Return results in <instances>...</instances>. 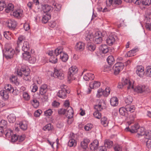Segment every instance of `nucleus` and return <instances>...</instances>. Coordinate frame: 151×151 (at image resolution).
I'll return each instance as SVG.
<instances>
[{"instance_id":"f257e3e1","label":"nucleus","mask_w":151,"mask_h":151,"mask_svg":"<svg viewBox=\"0 0 151 151\" xmlns=\"http://www.w3.org/2000/svg\"><path fill=\"white\" fill-rule=\"evenodd\" d=\"M106 36L107 34L105 31L97 32L93 36V41L96 44H100L102 42L104 37Z\"/></svg>"},{"instance_id":"f03ea898","label":"nucleus","mask_w":151,"mask_h":151,"mask_svg":"<svg viewBox=\"0 0 151 151\" xmlns=\"http://www.w3.org/2000/svg\"><path fill=\"white\" fill-rule=\"evenodd\" d=\"M55 54L56 56L60 55V59L63 62H66L68 60V57L67 54L63 52L62 47H59L55 50Z\"/></svg>"},{"instance_id":"7ed1b4c3","label":"nucleus","mask_w":151,"mask_h":151,"mask_svg":"<svg viewBox=\"0 0 151 151\" xmlns=\"http://www.w3.org/2000/svg\"><path fill=\"white\" fill-rule=\"evenodd\" d=\"M78 70L77 68L75 66H72L69 68L68 76V81H72L75 79Z\"/></svg>"},{"instance_id":"20e7f679","label":"nucleus","mask_w":151,"mask_h":151,"mask_svg":"<svg viewBox=\"0 0 151 151\" xmlns=\"http://www.w3.org/2000/svg\"><path fill=\"white\" fill-rule=\"evenodd\" d=\"M30 71L29 70L26 69L25 65H22L20 67L17 66L15 68L14 73L20 77H22L23 75L27 71Z\"/></svg>"},{"instance_id":"39448f33","label":"nucleus","mask_w":151,"mask_h":151,"mask_svg":"<svg viewBox=\"0 0 151 151\" xmlns=\"http://www.w3.org/2000/svg\"><path fill=\"white\" fill-rule=\"evenodd\" d=\"M61 88V89L58 91L57 95L61 98L65 99L66 97L67 93H70V91L68 90L67 86L66 85H63Z\"/></svg>"},{"instance_id":"423d86ee","label":"nucleus","mask_w":151,"mask_h":151,"mask_svg":"<svg viewBox=\"0 0 151 151\" xmlns=\"http://www.w3.org/2000/svg\"><path fill=\"white\" fill-rule=\"evenodd\" d=\"M122 83L124 85H127L128 89L134 88L133 83L128 78H123L122 79Z\"/></svg>"},{"instance_id":"0eeeda50","label":"nucleus","mask_w":151,"mask_h":151,"mask_svg":"<svg viewBox=\"0 0 151 151\" xmlns=\"http://www.w3.org/2000/svg\"><path fill=\"white\" fill-rule=\"evenodd\" d=\"M135 90L138 93H142L143 92H148L149 88L145 85H139L136 87Z\"/></svg>"},{"instance_id":"6e6552de","label":"nucleus","mask_w":151,"mask_h":151,"mask_svg":"<svg viewBox=\"0 0 151 151\" xmlns=\"http://www.w3.org/2000/svg\"><path fill=\"white\" fill-rule=\"evenodd\" d=\"M69 140L68 142V145L70 147L75 146L76 145V142L75 139L74 134H70L69 137Z\"/></svg>"},{"instance_id":"1a4fd4ad","label":"nucleus","mask_w":151,"mask_h":151,"mask_svg":"<svg viewBox=\"0 0 151 151\" xmlns=\"http://www.w3.org/2000/svg\"><path fill=\"white\" fill-rule=\"evenodd\" d=\"M136 73L140 77H143L145 75L144 69L142 65L137 66V67Z\"/></svg>"},{"instance_id":"9d476101","label":"nucleus","mask_w":151,"mask_h":151,"mask_svg":"<svg viewBox=\"0 0 151 151\" xmlns=\"http://www.w3.org/2000/svg\"><path fill=\"white\" fill-rule=\"evenodd\" d=\"M115 69L114 70V73L115 75H117L123 69L124 65L122 63H118L115 64Z\"/></svg>"},{"instance_id":"9b49d317","label":"nucleus","mask_w":151,"mask_h":151,"mask_svg":"<svg viewBox=\"0 0 151 151\" xmlns=\"http://www.w3.org/2000/svg\"><path fill=\"white\" fill-rule=\"evenodd\" d=\"M6 50L5 54L6 58L8 59L12 58L15 52L14 50L11 48L9 49L6 48Z\"/></svg>"},{"instance_id":"f8f14e48","label":"nucleus","mask_w":151,"mask_h":151,"mask_svg":"<svg viewBox=\"0 0 151 151\" xmlns=\"http://www.w3.org/2000/svg\"><path fill=\"white\" fill-rule=\"evenodd\" d=\"M53 76L55 77H56L61 80L63 79L64 78V74L62 71L56 69L54 70Z\"/></svg>"},{"instance_id":"ddd939ff","label":"nucleus","mask_w":151,"mask_h":151,"mask_svg":"<svg viewBox=\"0 0 151 151\" xmlns=\"http://www.w3.org/2000/svg\"><path fill=\"white\" fill-rule=\"evenodd\" d=\"M23 12V11L21 9H15L11 13V14L15 17L19 18L22 16Z\"/></svg>"},{"instance_id":"4468645a","label":"nucleus","mask_w":151,"mask_h":151,"mask_svg":"<svg viewBox=\"0 0 151 151\" xmlns=\"http://www.w3.org/2000/svg\"><path fill=\"white\" fill-rule=\"evenodd\" d=\"M139 127V126L137 124H135L131 126L130 128L127 127L125 129L126 131H129L132 133L136 132L137 130Z\"/></svg>"},{"instance_id":"2eb2a0df","label":"nucleus","mask_w":151,"mask_h":151,"mask_svg":"<svg viewBox=\"0 0 151 151\" xmlns=\"http://www.w3.org/2000/svg\"><path fill=\"white\" fill-rule=\"evenodd\" d=\"M42 10L44 13H49L52 10L53 8L51 6L45 4L42 5Z\"/></svg>"},{"instance_id":"dca6fc26","label":"nucleus","mask_w":151,"mask_h":151,"mask_svg":"<svg viewBox=\"0 0 151 151\" xmlns=\"http://www.w3.org/2000/svg\"><path fill=\"white\" fill-rule=\"evenodd\" d=\"M67 113V117L68 119H71L73 117V111L72 108L70 106L67 107L66 110V113Z\"/></svg>"},{"instance_id":"f3484780","label":"nucleus","mask_w":151,"mask_h":151,"mask_svg":"<svg viewBox=\"0 0 151 151\" xmlns=\"http://www.w3.org/2000/svg\"><path fill=\"white\" fill-rule=\"evenodd\" d=\"M17 25V22L14 20H10L8 22V26L11 29L14 30Z\"/></svg>"},{"instance_id":"a211bd4d","label":"nucleus","mask_w":151,"mask_h":151,"mask_svg":"<svg viewBox=\"0 0 151 151\" xmlns=\"http://www.w3.org/2000/svg\"><path fill=\"white\" fill-rule=\"evenodd\" d=\"M90 149H89L91 151V150H93L97 149L99 146V142L97 140H95L90 145Z\"/></svg>"},{"instance_id":"6ab92c4d","label":"nucleus","mask_w":151,"mask_h":151,"mask_svg":"<svg viewBox=\"0 0 151 151\" xmlns=\"http://www.w3.org/2000/svg\"><path fill=\"white\" fill-rule=\"evenodd\" d=\"M89 142L90 140L89 139H84L83 141L81 142V147L83 149H84L85 150L89 149L88 148L87 145Z\"/></svg>"},{"instance_id":"aec40b11","label":"nucleus","mask_w":151,"mask_h":151,"mask_svg":"<svg viewBox=\"0 0 151 151\" xmlns=\"http://www.w3.org/2000/svg\"><path fill=\"white\" fill-rule=\"evenodd\" d=\"M84 46L85 44L84 43L82 42H79L77 43L75 47L77 50L81 51L84 49Z\"/></svg>"},{"instance_id":"412c9836","label":"nucleus","mask_w":151,"mask_h":151,"mask_svg":"<svg viewBox=\"0 0 151 151\" xmlns=\"http://www.w3.org/2000/svg\"><path fill=\"white\" fill-rule=\"evenodd\" d=\"M51 18V15L49 13H45L43 14L42 22L44 23H46Z\"/></svg>"},{"instance_id":"4be33fe9","label":"nucleus","mask_w":151,"mask_h":151,"mask_svg":"<svg viewBox=\"0 0 151 151\" xmlns=\"http://www.w3.org/2000/svg\"><path fill=\"white\" fill-rule=\"evenodd\" d=\"M47 91V86L45 84L42 85L40 88V93L41 95L45 94Z\"/></svg>"},{"instance_id":"5701e85b","label":"nucleus","mask_w":151,"mask_h":151,"mask_svg":"<svg viewBox=\"0 0 151 151\" xmlns=\"http://www.w3.org/2000/svg\"><path fill=\"white\" fill-rule=\"evenodd\" d=\"M30 47V45L29 42L27 41H24L23 45L22 46V49L24 52L28 51L29 50Z\"/></svg>"},{"instance_id":"b1692460","label":"nucleus","mask_w":151,"mask_h":151,"mask_svg":"<svg viewBox=\"0 0 151 151\" xmlns=\"http://www.w3.org/2000/svg\"><path fill=\"white\" fill-rule=\"evenodd\" d=\"M100 50L103 53L105 54L109 51L108 46L106 45H102L99 47Z\"/></svg>"},{"instance_id":"393cba45","label":"nucleus","mask_w":151,"mask_h":151,"mask_svg":"<svg viewBox=\"0 0 151 151\" xmlns=\"http://www.w3.org/2000/svg\"><path fill=\"white\" fill-rule=\"evenodd\" d=\"M5 11L7 13H9L11 11H13L14 6L12 3H9L6 6V5Z\"/></svg>"},{"instance_id":"a878e982","label":"nucleus","mask_w":151,"mask_h":151,"mask_svg":"<svg viewBox=\"0 0 151 151\" xmlns=\"http://www.w3.org/2000/svg\"><path fill=\"white\" fill-rule=\"evenodd\" d=\"M100 86V83L98 81H95L94 82H92L90 83V88H96L99 87Z\"/></svg>"},{"instance_id":"bb28decb","label":"nucleus","mask_w":151,"mask_h":151,"mask_svg":"<svg viewBox=\"0 0 151 151\" xmlns=\"http://www.w3.org/2000/svg\"><path fill=\"white\" fill-rule=\"evenodd\" d=\"M145 20V27L148 30H151V19L150 18H147Z\"/></svg>"},{"instance_id":"cd10ccee","label":"nucleus","mask_w":151,"mask_h":151,"mask_svg":"<svg viewBox=\"0 0 151 151\" xmlns=\"http://www.w3.org/2000/svg\"><path fill=\"white\" fill-rule=\"evenodd\" d=\"M16 119L15 116L13 114H11L8 116V120L10 123H12L15 122Z\"/></svg>"},{"instance_id":"c85d7f7f","label":"nucleus","mask_w":151,"mask_h":151,"mask_svg":"<svg viewBox=\"0 0 151 151\" xmlns=\"http://www.w3.org/2000/svg\"><path fill=\"white\" fill-rule=\"evenodd\" d=\"M19 126L22 129L25 130L27 129V124L26 122L23 121L19 123Z\"/></svg>"},{"instance_id":"c756f323","label":"nucleus","mask_w":151,"mask_h":151,"mask_svg":"<svg viewBox=\"0 0 151 151\" xmlns=\"http://www.w3.org/2000/svg\"><path fill=\"white\" fill-rule=\"evenodd\" d=\"M113 142L109 139H106L104 142V145L106 147L110 148L113 145Z\"/></svg>"},{"instance_id":"7c9ffc66","label":"nucleus","mask_w":151,"mask_h":151,"mask_svg":"<svg viewBox=\"0 0 151 151\" xmlns=\"http://www.w3.org/2000/svg\"><path fill=\"white\" fill-rule=\"evenodd\" d=\"M122 3V0H114V9L121 7Z\"/></svg>"},{"instance_id":"2f4dec72","label":"nucleus","mask_w":151,"mask_h":151,"mask_svg":"<svg viewBox=\"0 0 151 151\" xmlns=\"http://www.w3.org/2000/svg\"><path fill=\"white\" fill-rule=\"evenodd\" d=\"M126 109L127 111L130 112H133L134 111L135 107L134 106H131L129 104L126 105Z\"/></svg>"},{"instance_id":"473e14b6","label":"nucleus","mask_w":151,"mask_h":151,"mask_svg":"<svg viewBox=\"0 0 151 151\" xmlns=\"http://www.w3.org/2000/svg\"><path fill=\"white\" fill-rule=\"evenodd\" d=\"M145 132V129L143 127H139L138 129L137 130V131L136 132L137 133V134L139 136H144Z\"/></svg>"},{"instance_id":"72a5a7b5","label":"nucleus","mask_w":151,"mask_h":151,"mask_svg":"<svg viewBox=\"0 0 151 151\" xmlns=\"http://www.w3.org/2000/svg\"><path fill=\"white\" fill-rule=\"evenodd\" d=\"M52 5L53 9H54L57 11H59L60 10L61 7V5L60 4L54 2L53 3Z\"/></svg>"},{"instance_id":"f704fd0d","label":"nucleus","mask_w":151,"mask_h":151,"mask_svg":"<svg viewBox=\"0 0 151 151\" xmlns=\"http://www.w3.org/2000/svg\"><path fill=\"white\" fill-rule=\"evenodd\" d=\"M133 101L132 97L130 96H128L126 97H125L124 99V101L127 104V105L129 104L132 103Z\"/></svg>"},{"instance_id":"c9c22d12","label":"nucleus","mask_w":151,"mask_h":151,"mask_svg":"<svg viewBox=\"0 0 151 151\" xmlns=\"http://www.w3.org/2000/svg\"><path fill=\"white\" fill-rule=\"evenodd\" d=\"M87 48L88 50L93 51L95 49L96 47L93 44L88 42L87 44Z\"/></svg>"},{"instance_id":"e433bc0d","label":"nucleus","mask_w":151,"mask_h":151,"mask_svg":"<svg viewBox=\"0 0 151 151\" xmlns=\"http://www.w3.org/2000/svg\"><path fill=\"white\" fill-rule=\"evenodd\" d=\"M138 50L137 49H133L129 51L126 54V56L131 57L134 55V54Z\"/></svg>"},{"instance_id":"4c0bfd02","label":"nucleus","mask_w":151,"mask_h":151,"mask_svg":"<svg viewBox=\"0 0 151 151\" xmlns=\"http://www.w3.org/2000/svg\"><path fill=\"white\" fill-rule=\"evenodd\" d=\"M0 95L3 98L5 99L8 98V93L5 90H3L0 91Z\"/></svg>"},{"instance_id":"58836bf2","label":"nucleus","mask_w":151,"mask_h":151,"mask_svg":"<svg viewBox=\"0 0 151 151\" xmlns=\"http://www.w3.org/2000/svg\"><path fill=\"white\" fill-rule=\"evenodd\" d=\"M31 103L35 108H37L39 105V102L35 99L32 100L31 101Z\"/></svg>"},{"instance_id":"ea45409f","label":"nucleus","mask_w":151,"mask_h":151,"mask_svg":"<svg viewBox=\"0 0 151 151\" xmlns=\"http://www.w3.org/2000/svg\"><path fill=\"white\" fill-rule=\"evenodd\" d=\"M106 42L109 46H112L113 44V36H109L106 40Z\"/></svg>"},{"instance_id":"a19ab883","label":"nucleus","mask_w":151,"mask_h":151,"mask_svg":"<svg viewBox=\"0 0 151 151\" xmlns=\"http://www.w3.org/2000/svg\"><path fill=\"white\" fill-rule=\"evenodd\" d=\"M30 73V71H27L23 74V79L24 80L28 81L30 80L31 79V77L29 75Z\"/></svg>"},{"instance_id":"79ce46f5","label":"nucleus","mask_w":151,"mask_h":151,"mask_svg":"<svg viewBox=\"0 0 151 151\" xmlns=\"http://www.w3.org/2000/svg\"><path fill=\"white\" fill-rule=\"evenodd\" d=\"M11 82L12 83L15 84L16 85H18L19 84V82L17 80V78L16 76H12L10 79Z\"/></svg>"},{"instance_id":"37998d69","label":"nucleus","mask_w":151,"mask_h":151,"mask_svg":"<svg viewBox=\"0 0 151 151\" xmlns=\"http://www.w3.org/2000/svg\"><path fill=\"white\" fill-rule=\"evenodd\" d=\"M24 52V53H23V58L24 60H28L31 57L29 52L28 51Z\"/></svg>"},{"instance_id":"c03bdc74","label":"nucleus","mask_w":151,"mask_h":151,"mask_svg":"<svg viewBox=\"0 0 151 151\" xmlns=\"http://www.w3.org/2000/svg\"><path fill=\"white\" fill-rule=\"evenodd\" d=\"M107 61L109 65L112 66L113 64V56H109L107 59Z\"/></svg>"},{"instance_id":"a18cd8bd","label":"nucleus","mask_w":151,"mask_h":151,"mask_svg":"<svg viewBox=\"0 0 151 151\" xmlns=\"http://www.w3.org/2000/svg\"><path fill=\"white\" fill-rule=\"evenodd\" d=\"M57 56L55 55L50 57V61L52 63L55 64L58 61Z\"/></svg>"},{"instance_id":"49530a36","label":"nucleus","mask_w":151,"mask_h":151,"mask_svg":"<svg viewBox=\"0 0 151 151\" xmlns=\"http://www.w3.org/2000/svg\"><path fill=\"white\" fill-rule=\"evenodd\" d=\"M5 135L7 137H10L12 136V134H13L12 131L9 129L5 130L4 132Z\"/></svg>"},{"instance_id":"de8ad7c7","label":"nucleus","mask_w":151,"mask_h":151,"mask_svg":"<svg viewBox=\"0 0 151 151\" xmlns=\"http://www.w3.org/2000/svg\"><path fill=\"white\" fill-rule=\"evenodd\" d=\"M119 112L121 115L124 116L127 113V109L126 106L124 107H122L120 108L119 110Z\"/></svg>"},{"instance_id":"09e8293b","label":"nucleus","mask_w":151,"mask_h":151,"mask_svg":"<svg viewBox=\"0 0 151 151\" xmlns=\"http://www.w3.org/2000/svg\"><path fill=\"white\" fill-rule=\"evenodd\" d=\"M144 136L146 139H150L151 138V131L148 130L145 131Z\"/></svg>"},{"instance_id":"8fccbe9b","label":"nucleus","mask_w":151,"mask_h":151,"mask_svg":"<svg viewBox=\"0 0 151 151\" xmlns=\"http://www.w3.org/2000/svg\"><path fill=\"white\" fill-rule=\"evenodd\" d=\"M146 75L148 77H151V66H148L146 68Z\"/></svg>"},{"instance_id":"3c124183","label":"nucleus","mask_w":151,"mask_h":151,"mask_svg":"<svg viewBox=\"0 0 151 151\" xmlns=\"http://www.w3.org/2000/svg\"><path fill=\"white\" fill-rule=\"evenodd\" d=\"M7 123V122L5 120H1L0 123V127L5 129L6 127Z\"/></svg>"},{"instance_id":"603ef678","label":"nucleus","mask_w":151,"mask_h":151,"mask_svg":"<svg viewBox=\"0 0 151 151\" xmlns=\"http://www.w3.org/2000/svg\"><path fill=\"white\" fill-rule=\"evenodd\" d=\"M93 125L91 124H87L84 127V129L86 131L91 130L93 127Z\"/></svg>"},{"instance_id":"864d4df0","label":"nucleus","mask_w":151,"mask_h":151,"mask_svg":"<svg viewBox=\"0 0 151 151\" xmlns=\"http://www.w3.org/2000/svg\"><path fill=\"white\" fill-rule=\"evenodd\" d=\"M4 88L5 89L11 92L14 88L10 84H6L5 85Z\"/></svg>"},{"instance_id":"5fc2aeb1","label":"nucleus","mask_w":151,"mask_h":151,"mask_svg":"<svg viewBox=\"0 0 151 151\" xmlns=\"http://www.w3.org/2000/svg\"><path fill=\"white\" fill-rule=\"evenodd\" d=\"M52 128L53 127L52 126H51V124H49L46 125L43 128V129L44 130L49 131L51 130Z\"/></svg>"},{"instance_id":"6e6d98bb","label":"nucleus","mask_w":151,"mask_h":151,"mask_svg":"<svg viewBox=\"0 0 151 151\" xmlns=\"http://www.w3.org/2000/svg\"><path fill=\"white\" fill-rule=\"evenodd\" d=\"M103 95L104 96H107L110 94V90L109 88H106L105 90H103Z\"/></svg>"},{"instance_id":"4d7b16f0","label":"nucleus","mask_w":151,"mask_h":151,"mask_svg":"<svg viewBox=\"0 0 151 151\" xmlns=\"http://www.w3.org/2000/svg\"><path fill=\"white\" fill-rule=\"evenodd\" d=\"M101 123L104 126H106L108 123L107 118L105 117L102 118L101 119Z\"/></svg>"},{"instance_id":"13d9d810","label":"nucleus","mask_w":151,"mask_h":151,"mask_svg":"<svg viewBox=\"0 0 151 151\" xmlns=\"http://www.w3.org/2000/svg\"><path fill=\"white\" fill-rule=\"evenodd\" d=\"M5 2L4 1H0V11L2 10L6 7Z\"/></svg>"},{"instance_id":"bf43d9fd","label":"nucleus","mask_w":151,"mask_h":151,"mask_svg":"<svg viewBox=\"0 0 151 151\" xmlns=\"http://www.w3.org/2000/svg\"><path fill=\"white\" fill-rule=\"evenodd\" d=\"M23 96L24 99L25 100H28L29 99V96L26 92H24L23 93Z\"/></svg>"},{"instance_id":"052dcab7","label":"nucleus","mask_w":151,"mask_h":151,"mask_svg":"<svg viewBox=\"0 0 151 151\" xmlns=\"http://www.w3.org/2000/svg\"><path fill=\"white\" fill-rule=\"evenodd\" d=\"M102 95H103V89L101 88L99 89L97 91L96 96L98 98H99Z\"/></svg>"},{"instance_id":"680f3d73","label":"nucleus","mask_w":151,"mask_h":151,"mask_svg":"<svg viewBox=\"0 0 151 151\" xmlns=\"http://www.w3.org/2000/svg\"><path fill=\"white\" fill-rule=\"evenodd\" d=\"M94 116L96 118L99 119L101 117V114L98 111H95L93 113Z\"/></svg>"},{"instance_id":"e2e57ef3","label":"nucleus","mask_w":151,"mask_h":151,"mask_svg":"<svg viewBox=\"0 0 151 151\" xmlns=\"http://www.w3.org/2000/svg\"><path fill=\"white\" fill-rule=\"evenodd\" d=\"M118 27L119 28L122 26H124L125 25L124 20L122 19H121L119 21V24H117Z\"/></svg>"},{"instance_id":"0e129e2a","label":"nucleus","mask_w":151,"mask_h":151,"mask_svg":"<svg viewBox=\"0 0 151 151\" xmlns=\"http://www.w3.org/2000/svg\"><path fill=\"white\" fill-rule=\"evenodd\" d=\"M142 2L143 5L148 6L151 4V0H143Z\"/></svg>"},{"instance_id":"69168bd1","label":"nucleus","mask_w":151,"mask_h":151,"mask_svg":"<svg viewBox=\"0 0 151 151\" xmlns=\"http://www.w3.org/2000/svg\"><path fill=\"white\" fill-rule=\"evenodd\" d=\"M11 141L12 142H15L17 141V139L18 137V136L14 134L12 135L11 137Z\"/></svg>"},{"instance_id":"338daca9","label":"nucleus","mask_w":151,"mask_h":151,"mask_svg":"<svg viewBox=\"0 0 151 151\" xmlns=\"http://www.w3.org/2000/svg\"><path fill=\"white\" fill-rule=\"evenodd\" d=\"M42 113V111L41 110L38 109L35 112L34 114V116L36 117H38Z\"/></svg>"},{"instance_id":"774afa93","label":"nucleus","mask_w":151,"mask_h":151,"mask_svg":"<svg viewBox=\"0 0 151 151\" xmlns=\"http://www.w3.org/2000/svg\"><path fill=\"white\" fill-rule=\"evenodd\" d=\"M106 147L104 146H100L97 149V151H106Z\"/></svg>"}]
</instances>
